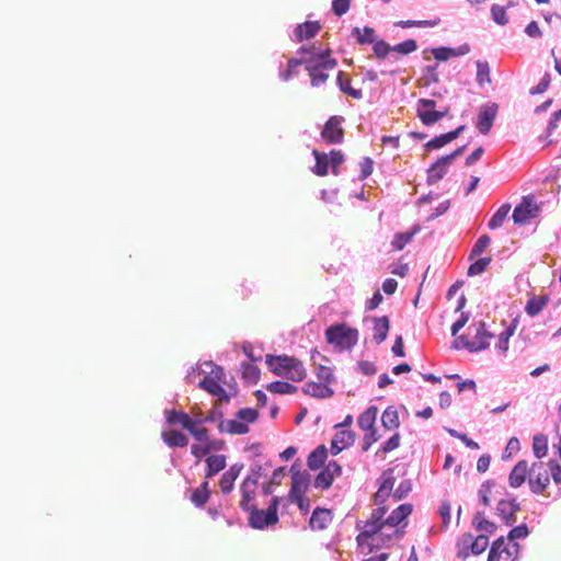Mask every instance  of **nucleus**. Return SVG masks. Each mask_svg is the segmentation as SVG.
I'll use <instances>...</instances> for the list:
<instances>
[{
	"mask_svg": "<svg viewBox=\"0 0 561 561\" xmlns=\"http://www.w3.org/2000/svg\"><path fill=\"white\" fill-rule=\"evenodd\" d=\"M328 457V450L324 445L318 446L314 450L310 453L308 456V467L311 470H318L325 461Z\"/></svg>",
	"mask_w": 561,
	"mask_h": 561,
	"instance_id": "nucleus-34",
	"label": "nucleus"
},
{
	"mask_svg": "<svg viewBox=\"0 0 561 561\" xmlns=\"http://www.w3.org/2000/svg\"><path fill=\"white\" fill-rule=\"evenodd\" d=\"M530 465L527 460H519L508 474V484L511 488L517 489L526 481L529 483Z\"/></svg>",
	"mask_w": 561,
	"mask_h": 561,
	"instance_id": "nucleus-16",
	"label": "nucleus"
},
{
	"mask_svg": "<svg viewBox=\"0 0 561 561\" xmlns=\"http://www.w3.org/2000/svg\"><path fill=\"white\" fill-rule=\"evenodd\" d=\"M450 164L447 162H442V157L433 163L427 170V184L434 185L438 181H440L448 171V167Z\"/></svg>",
	"mask_w": 561,
	"mask_h": 561,
	"instance_id": "nucleus-28",
	"label": "nucleus"
},
{
	"mask_svg": "<svg viewBox=\"0 0 561 561\" xmlns=\"http://www.w3.org/2000/svg\"><path fill=\"white\" fill-rule=\"evenodd\" d=\"M321 30V24L318 21H306L298 24L294 31L297 42H304L314 37Z\"/></svg>",
	"mask_w": 561,
	"mask_h": 561,
	"instance_id": "nucleus-23",
	"label": "nucleus"
},
{
	"mask_svg": "<svg viewBox=\"0 0 561 561\" xmlns=\"http://www.w3.org/2000/svg\"><path fill=\"white\" fill-rule=\"evenodd\" d=\"M473 525L478 531L485 534H494L496 526L494 523L488 520L483 512H478L473 517Z\"/></svg>",
	"mask_w": 561,
	"mask_h": 561,
	"instance_id": "nucleus-39",
	"label": "nucleus"
},
{
	"mask_svg": "<svg viewBox=\"0 0 561 561\" xmlns=\"http://www.w3.org/2000/svg\"><path fill=\"white\" fill-rule=\"evenodd\" d=\"M206 472L205 478L211 479L217 473L226 468L227 458L225 455H211L206 458Z\"/></svg>",
	"mask_w": 561,
	"mask_h": 561,
	"instance_id": "nucleus-27",
	"label": "nucleus"
},
{
	"mask_svg": "<svg viewBox=\"0 0 561 561\" xmlns=\"http://www.w3.org/2000/svg\"><path fill=\"white\" fill-rule=\"evenodd\" d=\"M401 437L398 433H394L388 440H386L381 447L382 453H390L400 446Z\"/></svg>",
	"mask_w": 561,
	"mask_h": 561,
	"instance_id": "nucleus-62",
	"label": "nucleus"
},
{
	"mask_svg": "<svg viewBox=\"0 0 561 561\" xmlns=\"http://www.w3.org/2000/svg\"><path fill=\"white\" fill-rule=\"evenodd\" d=\"M548 301H549V298L547 296L531 297L527 301L525 310L528 316L535 317L542 311V309L547 306Z\"/></svg>",
	"mask_w": 561,
	"mask_h": 561,
	"instance_id": "nucleus-37",
	"label": "nucleus"
},
{
	"mask_svg": "<svg viewBox=\"0 0 561 561\" xmlns=\"http://www.w3.org/2000/svg\"><path fill=\"white\" fill-rule=\"evenodd\" d=\"M378 415V409L375 405L367 408L357 420L358 426L363 431L375 428V423Z\"/></svg>",
	"mask_w": 561,
	"mask_h": 561,
	"instance_id": "nucleus-31",
	"label": "nucleus"
},
{
	"mask_svg": "<svg viewBox=\"0 0 561 561\" xmlns=\"http://www.w3.org/2000/svg\"><path fill=\"white\" fill-rule=\"evenodd\" d=\"M417 230L419 228L415 227L412 229V231L397 233L391 242L392 248L396 251L402 250L412 240L413 236L417 232Z\"/></svg>",
	"mask_w": 561,
	"mask_h": 561,
	"instance_id": "nucleus-45",
	"label": "nucleus"
},
{
	"mask_svg": "<svg viewBox=\"0 0 561 561\" xmlns=\"http://www.w3.org/2000/svg\"><path fill=\"white\" fill-rule=\"evenodd\" d=\"M329 162L332 167V173L334 175L339 174L337 167L344 162V154L340 150H332L328 154Z\"/></svg>",
	"mask_w": 561,
	"mask_h": 561,
	"instance_id": "nucleus-55",
	"label": "nucleus"
},
{
	"mask_svg": "<svg viewBox=\"0 0 561 561\" xmlns=\"http://www.w3.org/2000/svg\"><path fill=\"white\" fill-rule=\"evenodd\" d=\"M533 453L537 460H540L545 458L548 454V437L542 434L538 433L533 437Z\"/></svg>",
	"mask_w": 561,
	"mask_h": 561,
	"instance_id": "nucleus-36",
	"label": "nucleus"
},
{
	"mask_svg": "<svg viewBox=\"0 0 561 561\" xmlns=\"http://www.w3.org/2000/svg\"><path fill=\"white\" fill-rule=\"evenodd\" d=\"M310 479L307 472H295L291 477L289 497L302 496L309 488Z\"/></svg>",
	"mask_w": 561,
	"mask_h": 561,
	"instance_id": "nucleus-24",
	"label": "nucleus"
},
{
	"mask_svg": "<svg viewBox=\"0 0 561 561\" xmlns=\"http://www.w3.org/2000/svg\"><path fill=\"white\" fill-rule=\"evenodd\" d=\"M510 210H511V205L507 203L503 204L497 209V211L491 217V219L488 222V227L492 230L501 227L504 224V221L506 220Z\"/></svg>",
	"mask_w": 561,
	"mask_h": 561,
	"instance_id": "nucleus-41",
	"label": "nucleus"
},
{
	"mask_svg": "<svg viewBox=\"0 0 561 561\" xmlns=\"http://www.w3.org/2000/svg\"><path fill=\"white\" fill-rule=\"evenodd\" d=\"M243 469L242 463H233L229 467L227 471H225L219 480V489L222 494H229L233 490L234 481L239 477L241 470Z\"/></svg>",
	"mask_w": 561,
	"mask_h": 561,
	"instance_id": "nucleus-17",
	"label": "nucleus"
},
{
	"mask_svg": "<svg viewBox=\"0 0 561 561\" xmlns=\"http://www.w3.org/2000/svg\"><path fill=\"white\" fill-rule=\"evenodd\" d=\"M394 482L396 480L392 477V471H388L382 474V482L375 494L376 505H382L388 499H391Z\"/></svg>",
	"mask_w": 561,
	"mask_h": 561,
	"instance_id": "nucleus-21",
	"label": "nucleus"
},
{
	"mask_svg": "<svg viewBox=\"0 0 561 561\" xmlns=\"http://www.w3.org/2000/svg\"><path fill=\"white\" fill-rule=\"evenodd\" d=\"M165 419L169 424H180L186 431L192 427L194 422L187 413L176 410L165 411Z\"/></svg>",
	"mask_w": 561,
	"mask_h": 561,
	"instance_id": "nucleus-30",
	"label": "nucleus"
},
{
	"mask_svg": "<svg viewBox=\"0 0 561 561\" xmlns=\"http://www.w3.org/2000/svg\"><path fill=\"white\" fill-rule=\"evenodd\" d=\"M356 435L351 430H342L339 431L332 442H331V451L333 455H337L343 449L352 446L355 443Z\"/></svg>",
	"mask_w": 561,
	"mask_h": 561,
	"instance_id": "nucleus-22",
	"label": "nucleus"
},
{
	"mask_svg": "<svg viewBox=\"0 0 561 561\" xmlns=\"http://www.w3.org/2000/svg\"><path fill=\"white\" fill-rule=\"evenodd\" d=\"M261 466H255L251 468V472L249 476H247L240 486H239V493H240V500H239V507L245 512L252 508V506L255 505V496H256V490L259 485V480L261 478Z\"/></svg>",
	"mask_w": 561,
	"mask_h": 561,
	"instance_id": "nucleus-8",
	"label": "nucleus"
},
{
	"mask_svg": "<svg viewBox=\"0 0 561 561\" xmlns=\"http://www.w3.org/2000/svg\"><path fill=\"white\" fill-rule=\"evenodd\" d=\"M527 535H528L527 526L526 525H519V526H516L513 529H511V531L508 533V536H507V538H505V540H513V541H515L516 539H520V538L527 537Z\"/></svg>",
	"mask_w": 561,
	"mask_h": 561,
	"instance_id": "nucleus-61",
	"label": "nucleus"
},
{
	"mask_svg": "<svg viewBox=\"0 0 561 561\" xmlns=\"http://www.w3.org/2000/svg\"><path fill=\"white\" fill-rule=\"evenodd\" d=\"M476 335L472 340L469 339L468 335L463 334L458 337V341L461 344V347L468 350L469 352H480L490 346V340L493 339V334L488 332L485 329V323L480 321L474 324Z\"/></svg>",
	"mask_w": 561,
	"mask_h": 561,
	"instance_id": "nucleus-12",
	"label": "nucleus"
},
{
	"mask_svg": "<svg viewBox=\"0 0 561 561\" xmlns=\"http://www.w3.org/2000/svg\"><path fill=\"white\" fill-rule=\"evenodd\" d=\"M342 474V468L336 461H329L324 469L316 477L314 486L317 489H329L335 477Z\"/></svg>",
	"mask_w": 561,
	"mask_h": 561,
	"instance_id": "nucleus-15",
	"label": "nucleus"
},
{
	"mask_svg": "<svg viewBox=\"0 0 561 561\" xmlns=\"http://www.w3.org/2000/svg\"><path fill=\"white\" fill-rule=\"evenodd\" d=\"M209 497L210 491L208 489V482L205 481L193 490L190 500L196 507H203L208 502Z\"/></svg>",
	"mask_w": 561,
	"mask_h": 561,
	"instance_id": "nucleus-35",
	"label": "nucleus"
},
{
	"mask_svg": "<svg viewBox=\"0 0 561 561\" xmlns=\"http://www.w3.org/2000/svg\"><path fill=\"white\" fill-rule=\"evenodd\" d=\"M337 85L343 93L352 96L353 99L359 100L363 96L360 90L352 88L351 78L343 71H339L337 73Z\"/></svg>",
	"mask_w": 561,
	"mask_h": 561,
	"instance_id": "nucleus-33",
	"label": "nucleus"
},
{
	"mask_svg": "<svg viewBox=\"0 0 561 561\" xmlns=\"http://www.w3.org/2000/svg\"><path fill=\"white\" fill-rule=\"evenodd\" d=\"M358 330L345 323L334 324L325 330L327 342L339 351L350 350L358 342Z\"/></svg>",
	"mask_w": 561,
	"mask_h": 561,
	"instance_id": "nucleus-5",
	"label": "nucleus"
},
{
	"mask_svg": "<svg viewBox=\"0 0 561 561\" xmlns=\"http://www.w3.org/2000/svg\"><path fill=\"white\" fill-rule=\"evenodd\" d=\"M353 33L356 34L359 44H373L376 41L375 31L369 26L364 28L355 27Z\"/></svg>",
	"mask_w": 561,
	"mask_h": 561,
	"instance_id": "nucleus-47",
	"label": "nucleus"
},
{
	"mask_svg": "<svg viewBox=\"0 0 561 561\" xmlns=\"http://www.w3.org/2000/svg\"><path fill=\"white\" fill-rule=\"evenodd\" d=\"M161 437L163 442L170 447H185L188 444L187 437L176 430L162 432Z\"/></svg>",
	"mask_w": 561,
	"mask_h": 561,
	"instance_id": "nucleus-32",
	"label": "nucleus"
},
{
	"mask_svg": "<svg viewBox=\"0 0 561 561\" xmlns=\"http://www.w3.org/2000/svg\"><path fill=\"white\" fill-rule=\"evenodd\" d=\"M397 24L400 25L403 28L414 27V26H417V27H433V26L438 24V20H434V21H431V20H424V21L408 20V21H400Z\"/></svg>",
	"mask_w": 561,
	"mask_h": 561,
	"instance_id": "nucleus-56",
	"label": "nucleus"
},
{
	"mask_svg": "<svg viewBox=\"0 0 561 561\" xmlns=\"http://www.w3.org/2000/svg\"><path fill=\"white\" fill-rule=\"evenodd\" d=\"M267 390L273 393L278 394H291L297 392L298 388L287 381H273L270 385H267Z\"/></svg>",
	"mask_w": 561,
	"mask_h": 561,
	"instance_id": "nucleus-43",
	"label": "nucleus"
},
{
	"mask_svg": "<svg viewBox=\"0 0 561 561\" xmlns=\"http://www.w3.org/2000/svg\"><path fill=\"white\" fill-rule=\"evenodd\" d=\"M302 391L305 394L314 397L318 399L330 398L333 396V390L323 382L309 381L305 383Z\"/></svg>",
	"mask_w": 561,
	"mask_h": 561,
	"instance_id": "nucleus-25",
	"label": "nucleus"
},
{
	"mask_svg": "<svg viewBox=\"0 0 561 561\" xmlns=\"http://www.w3.org/2000/svg\"><path fill=\"white\" fill-rule=\"evenodd\" d=\"M388 507L379 505L371 513L369 519H367L362 528L360 534L357 536V542L364 545L370 538V545L378 547L385 545L386 541H390L393 537L401 536L399 527L405 526V519L412 513L411 504H401L392 513L383 519Z\"/></svg>",
	"mask_w": 561,
	"mask_h": 561,
	"instance_id": "nucleus-1",
	"label": "nucleus"
},
{
	"mask_svg": "<svg viewBox=\"0 0 561 561\" xmlns=\"http://www.w3.org/2000/svg\"><path fill=\"white\" fill-rule=\"evenodd\" d=\"M496 511L506 525H512L516 520L515 514L519 511V504L515 499L501 500Z\"/></svg>",
	"mask_w": 561,
	"mask_h": 561,
	"instance_id": "nucleus-18",
	"label": "nucleus"
},
{
	"mask_svg": "<svg viewBox=\"0 0 561 561\" xmlns=\"http://www.w3.org/2000/svg\"><path fill=\"white\" fill-rule=\"evenodd\" d=\"M491 14L494 22L500 25H505L508 22L506 9L502 5L494 4L491 8Z\"/></svg>",
	"mask_w": 561,
	"mask_h": 561,
	"instance_id": "nucleus-52",
	"label": "nucleus"
},
{
	"mask_svg": "<svg viewBox=\"0 0 561 561\" xmlns=\"http://www.w3.org/2000/svg\"><path fill=\"white\" fill-rule=\"evenodd\" d=\"M351 7V0H333L332 1V11L335 15L342 16L344 15Z\"/></svg>",
	"mask_w": 561,
	"mask_h": 561,
	"instance_id": "nucleus-58",
	"label": "nucleus"
},
{
	"mask_svg": "<svg viewBox=\"0 0 561 561\" xmlns=\"http://www.w3.org/2000/svg\"><path fill=\"white\" fill-rule=\"evenodd\" d=\"M417 49V44L414 39H407L392 47V51H397L402 55H408Z\"/></svg>",
	"mask_w": 561,
	"mask_h": 561,
	"instance_id": "nucleus-53",
	"label": "nucleus"
},
{
	"mask_svg": "<svg viewBox=\"0 0 561 561\" xmlns=\"http://www.w3.org/2000/svg\"><path fill=\"white\" fill-rule=\"evenodd\" d=\"M477 82L479 85L491 84V70L486 61H477Z\"/></svg>",
	"mask_w": 561,
	"mask_h": 561,
	"instance_id": "nucleus-44",
	"label": "nucleus"
},
{
	"mask_svg": "<svg viewBox=\"0 0 561 561\" xmlns=\"http://www.w3.org/2000/svg\"><path fill=\"white\" fill-rule=\"evenodd\" d=\"M390 329V321L387 316L374 319V340L377 344L382 343L388 335Z\"/></svg>",
	"mask_w": 561,
	"mask_h": 561,
	"instance_id": "nucleus-29",
	"label": "nucleus"
},
{
	"mask_svg": "<svg viewBox=\"0 0 561 561\" xmlns=\"http://www.w3.org/2000/svg\"><path fill=\"white\" fill-rule=\"evenodd\" d=\"M411 491L410 482H401L398 488L393 491L391 499L394 502L402 500Z\"/></svg>",
	"mask_w": 561,
	"mask_h": 561,
	"instance_id": "nucleus-60",
	"label": "nucleus"
},
{
	"mask_svg": "<svg viewBox=\"0 0 561 561\" xmlns=\"http://www.w3.org/2000/svg\"><path fill=\"white\" fill-rule=\"evenodd\" d=\"M205 422H207V420H194L192 427L187 431L196 440L207 444L209 440L208 430L206 427L198 426Z\"/></svg>",
	"mask_w": 561,
	"mask_h": 561,
	"instance_id": "nucleus-42",
	"label": "nucleus"
},
{
	"mask_svg": "<svg viewBox=\"0 0 561 561\" xmlns=\"http://www.w3.org/2000/svg\"><path fill=\"white\" fill-rule=\"evenodd\" d=\"M316 375L321 382L327 383L328 386L333 380V374L331 368L323 366L321 364L317 365Z\"/></svg>",
	"mask_w": 561,
	"mask_h": 561,
	"instance_id": "nucleus-57",
	"label": "nucleus"
},
{
	"mask_svg": "<svg viewBox=\"0 0 561 561\" xmlns=\"http://www.w3.org/2000/svg\"><path fill=\"white\" fill-rule=\"evenodd\" d=\"M259 417L255 409L244 408L237 412L236 420H226L219 423L218 430L221 433L231 435H243L249 432L248 423H254Z\"/></svg>",
	"mask_w": 561,
	"mask_h": 561,
	"instance_id": "nucleus-6",
	"label": "nucleus"
},
{
	"mask_svg": "<svg viewBox=\"0 0 561 561\" xmlns=\"http://www.w3.org/2000/svg\"><path fill=\"white\" fill-rule=\"evenodd\" d=\"M343 117L332 116L325 123L321 137L327 144H340L344 138V130L342 128Z\"/></svg>",
	"mask_w": 561,
	"mask_h": 561,
	"instance_id": "nucleus-14",
	"label": "nucleus"
},
{
	"mask_svg": "<svg viewBox=\"0 0 561 561\" xmlns=\"http://www.w3.org/2000/svg\"><path fill=\"white\" fill-rule=\"evenodd\" d=\"M333 520L332 512L328 508L317 507L309 519V525L313 530L327 529Z\"/></svg>",
	"mask_w": 561,
	"mask_h": 561,
	"instance_id": "nucleus-20",
	"label": "nucleus"
},
{
	"mask_svg": "<svg viewBox=\"0 0 561 561\" xmlns=\"http://www.w3.org/2000/svg\"><path fill=\"white\" fill-rule=\"evenodd\" d=\"M520 546L513 540L500 537L493 541L489 551L488 561H517Z\"/></svg>",
	"mask_w": 561,
	"mask_h": 561,
	"instance_id": "nucleus-10",
	"label": "nucleus"
},
{
	"mask_svg": "<svg viewBox=\"0 0 561 561\" xmlns=\"http://www.w3.org/2000/svg\"><path fill=\"white\" fill-rule=\"evenodd\" d=\"M366 434L364 435L363 437V450L364 451H367L369 449V447L376 443L377 440H379L380 436L377 434V431L376 428H371V430H368V431H365Z\"/></svg>",
	"mask_w": 561,
	"mask_h": 561,
	"instance_id": "nucleus-59",
	"label": "nucleus"
},
{
	"mask_svg": "<svg viewBox=\"0 0 561 561\" xmlns=\"http://www.w3.org/2000/svg\"><path fill=\"white\" fill-rule=\"evenodd\" d=\"M381 423L387 430H394L399 427V414L398 411L393 407L387 408L381 415Z\"/></svg>",
	"mask_w": 561,
	"mask_h": 561,
	"instance_id": "nucleus-38",
	"label": "nucleus"
},
{
	"mask_svg": "<svg viewBox=\"0 0 561 561\" xmlns=\"http://www.w3.org/2000/svg\"><path fill=\"white\" fill-rule=\"evenodd\" d=\"M432 54L435 59L440 60V61H446L450 57L459 55L454 48H447V47L434 48L432 50Z\"/></svg>",
	"mask_w": 561,
	"mask_h": 561,
	"instance_id": "nucleus-54",
	"label": "nucleus"
},
{
	"mask_svg": "<svg viewBox=\"0 0 561 561\" xmlns=\"http://www.w3.org/2000/svg\"><path fill=\"white\" fill-rule=\"evenodd\" d=\"M374 54L378 59H383L387 55L392 51V47L385 41L379 39L373 43Z\"/></svg>",
	"mask_w": 561,
	"mask_h": 561,
	"instance_id": "nucleus-49",
	"label": "nucleus"
},
{
	"mask_svg": "<svg viewBox=\"0 0 561 561\" xmlns=\"http://www.w3.org/2000/svg\"><path fill=\"white\" fill-rule=\"evenodd\" d=\"M496 112L497 106L495 104L481 108L477 121V128L481 134L486 135L491 130L496 116Z\"/></svg>",
	"mask_w": 561,
	"mask_h": 561,
	"instance_id": "nucleus-19",
	"label": "nucleus"
},
{
	"mask_svg": "<svg viewBox=\"0 0 561 561\" xmlns=\"http://www.w3.org/2000/svg\"><path fill=\"white\" fill-rule=\"evenodd\" d=\"M191 454L197 458L198 460H201L203 457H205L206 455L209 454V449H208V446L207 444L205 443H202V444H193L191 446Z\"/></svg>",
	"mask_w": 561,
	"mask_h": 561,
	"instance_id": "nucleus-64",
	"label": "nucleus"
},
{
	"mask_svg": "<svg viewBox=\"0 0 561 561\" xmlns=\"http://www.w3.org/2000/svg\"><path fill=\"white\" fill-rule=\"evenodd\" d=\"M298 53L307 55L305 68L310 76L312 87L324 84L329 78L328 72L337 66L336 59L331 57L330 48L319 53L316 51L314 46L301 47Z\"/></svg>",
	"mask_w": 561,
	"mask_h": 561,
	"instance_id": "nucleus-2",
	"label": "nucleus"
},
{
	"mask_svg": "<svg viewBox=\"0 0 561 561\" xmlns=\"http://www.w3.org/2000/svg\"><path fill=\"white\" fill-rule=\"evenodd\" d=\"M491 239L488 234H482L474 243L471 253L470 259L480 255L489 245H490Z\"/></svg>",
	"mask_w": 561,
	"mask_h": 561,
	"instance_id": "nucleus-50",
	"label": "nucleus"
},
{
	"mask_svg": "<svg viewBox=\"0 0 561 561\" xmlns=\"http://www.w3.org/2000/svg\"><path fill=\"white\" fill-rule=\"evenodd\" d=\"M463 129H465V126L461 125V126L457 127L455 130L436 136L435 138L427 141L425 144V147L428 150H435V149L442 148L445 145L455 140L463 131Z\"/></svg>",
	"mask_w": 561,
	"mask_h": 561,
	"instance_id": "nucleus-26",
	"label": "nucleus"
},
{
	"mask_svg": "<svg viewBox=\"0 0 561 561\" xmlns=\"http://www.w3.org/2000/svg\"><path fill=\"white\" fill-rule=\"evenodd\" d=\"M550 82H551V77L549 73H546L542 77V79L540 80V82L536 87L530 89V94L535 95V94H541V93L546 92L550 85Z\"/></svg>",
	"mask_w": 561,
	"mask_h": 561,
	"instance_id": "nucleus-63",
	"label": "nucleus"
},
{
	"mask_svg": "<svg viewBox=\"0 0 561 561\" xmlns=\"http://www.w3.org/2000/svg\"><path fill=\"white\" fill-rule=\"evenodd\" d=\"M539 206L530 196H524L522 202L514 208L512 218L516 225H525L539 215Z\"/></svg>",
	"mask_w": 561,
	"mask_h": 561,
	"instance_id": "nucleus-13",
	"label": "nucleus"
},
{
	"mask_svg": "<svg viewBox=\"0 0 561 561\" xmlns=\"http://www.w3.org/2000/svg\"><path fill=\"white\" fill-rule=\"evenodd\" d=\"M488 546H489L488 536L480 535L473 540L470 549L473 554H481L482 552H484L486 550Z\"/></svg>",
	"mask_w": 561,
	"mask_h": 561,
	"instance_id": "nucleus-51",
	"label": "nucleus"
},
{
	"mask_svg": "<svg viewBox=\"0 0 561 561\" xmlns=\"http://www.w3.org/2000/svg\"><path fill=\"white\" fill-rule=\"evenodd\" d=\"M312 153L316 159V164L312 169L313 173L318 176H325L328 174V168L330 164L328 154L319 152L318 150H313Z\"/></svg>",
	"mask_w": 561,
	"mask_h": 561,
	"instance_id": "nucleus-40",
	"label": "nucleus"
},
{
	"mask_svg": "<svg viewBox=\"0 0 561 561\" xmlns=\"http://www.w3.org/2000/svg\"><path fill=\"white\" fill-rule=\"evenodd\" d=\"M490 263H491V257H481L468 267L467 273L469 276L482 274L486 270V267L489 266Z\"/></svg>",
	"mask_w": 561,
	"mask_h": 561,
	"instance_id": "nucleus-48",
	"label": "nucleus"
},
{
	"mask_svg": "<svg viewBox=\"0 0 561 561\" xmlns=\"http://www.w3.org/2000/svg\"><path fill=\"white\" fill-rule=\"evenodd\" d=\"M280 499L275 496L272 499L271 504L266 510H259L256 505L252 506L249 513V525L254 529H263L268 526H274L278 523V505Z\"/></svg>",
	"mask_w": 561,
	"mask_h": 561,
	"instance_id": "nucleus-7",
	"label": "nucleus"
},
{
	"mask_svg": "<svg viewBox=\"0 0 561 561\" xmlns=\"http://www.w3.org/2000/svg\"><path fill=\"white\" fill-rule=\"evenodd\" d=\"M242 369V378L249 382V383H256L260 379V369L257 366L250 364V363H243L241 365Z\"/></svg>",
	"mask_w": 561,
	"mask_h": 561,
	"instance_id": "nucleus-46",
	"label": "nucleus"
},
{
	"mask_svg": "<svg viewBox=\"0 0 561 561\" xmlns=\"http://www.w3.org/2000/svg\"><path fill=\"white\" fill-rule=\"evenodd\" d=\"M436 102L431 99H420L416 103V115L425 126H432L446 117L450 111L449 106L436 110Z\"/></svg>",
	"mask_w": 561,
	"mask_h": 561,
	"instance_id": "nucleus-11",
	"label": "nucleus"
},
{
	"mask_svg": "<svg viewBox=\"0 0 561 561\" xmlns=\"http://www.w3.org/2000/svg\"><path fill=\"white\" fill-rule=\"evenodd\" d=\"M225 371L220 366L211 365V369L199 382V387L208 393L217 397L220 401L229 402L230 397L222 388Z\"/></svg>",
	"mask_w": 561,
	"mask_h": 561,
	"instance_id": "nucleus-9",
	"label": "nucleus"
},
{
	"mask_svg": "<svg viewBox=\"0 0 561 561\" xmlns=\"http://www.w3.org/2000/svg\"><path fill=\"white\" fill-rule=\"evenodd\" d=\"M266 365L277 376L299 382L307 377V370L301 360L287 355H266Z\"/></svg>",
	"mask_w": 561,
	"mask_h": 561,
	"instance_id": "nucleus-4",
	"label": "nucleus"
},
{
	"mask_svg": "<svg viewBox=\"0 0 561 561\" xmlns=\"http://www.w3.org/2000/svg\"><path fill=\"white\" fill-rule=\"evenodd\" d=\"M529 470V489L535 494H542L551 479L561 485V465L556 459H550L547 463L536 460L530 463Z\"/></svg>",
	"mask_w": 561,
	"mask_h": 561,
	"instance_id": "nucleus-3",
	"label": "nucleus"
}]
</instances>
